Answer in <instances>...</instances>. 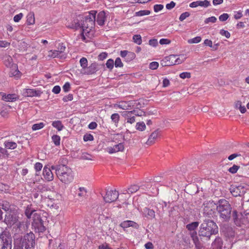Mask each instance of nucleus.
Here are the masks:
<instances>
[{
  "instance_id": "1",
  "label": "nucleus",
  "mask_w": 249,
  "mask_h": 249,
  "mask_svg": "<svg viewBox=\"0 0 249 249\" xmlns=\"http://www.w3.org/2000/svg\"><path fill=\"white\" fill-rule=\"evenodd\" d=\"M218 232L216 224L212 220L205 218L201 224L198 231L200 237H206L209 240L212 235H215Z\"/></svg>"
},
{
  "instance_id": "2",
  "label": "nucleus",
  "mask_w": 249,
  "mask_h": 249,
  "mask_svg": "<svg viewBox=\"0 0 249 249\" xmlns=\"http://www.w3.org/2000/svg\"><path fill=\"white\" fill-rule=\"evenodd\" d=\"M13 249H34L35 236L32 232L27 233L22 238L15 239Z\"/></svg>"
},
{
  "instance_id": "3",
  "label": "nucleus",
  "mask_w": 249,
  "mask_h": 249,
  "mask_svg": "<svg viewBox=\"0 0 249 249\" xmlns=\"http://www.w3.org/2000/svg\"><path fill=\"white\" fill-rule=\"evenodd\" d=\"M51 169L55 171L56 176L63 183L69 184L72 181V171L70 167L65 165H58L52 166Z\"/></svg>"
},
{
  "instance_id": "4",
  "label": "nucleus",
  "mask_w": 249,
  "mask_h": 249,
  "mask_svg": "<svg viewBox=\"0 0 249 249\" xmlns=\"http://www.w3.org/2000/svg\"><path fill=\"white\" fill-rule=\"evenodd\" d=\"M2 209L5 211V218L3 222L7 225L8 227L15 226L17 228L19 229L21 223L18 221V213L17 210L8 208L3 204L2 205Z\"/></svg>"
},
{
  "instance_id": "5",
  "label": "nucleus",
  "mask_w": 249,
  "mask_h": 249,
  "mask_svg": "<svg viewBox=\"0 0 249 249\" xmlns=\"http://www.w3.org/2000/svg\"><path fill=\"white\" fill-rule=\"evenodd\" d=\"M216 210L223 221L227 222L230 220L231 207L229 201L226 199L219 200L217 204Z\"/></svg>"
},
{
  "instance_id": "6",
  "label": "nucleus",
  "mask_w": 249,
  "mask_h": 249,
  "mask_svg": "<svg viewBox=\"0 0 249 249\" xmlns=\"http://www.w3.org/2000/svg\"><path fill=\"white\" fill-rule=\"evenodd\" d=\"M97 12L92 10L89 12L88 14L84 16H82L81 20V29L83 32H87L89 33V32L94 28L96 19V14Z\"/></svg>"
},
{
  "instance_id": "7",
  "label": "nucleus",
  "mask_w": 249,
  "mask_h": 249,
  "mask_svg": "<svg viewBox=\"0 0 249 249\" xmlns=\"http://www.w3.org/2000/svg\"><path fill=\"white\" fill-rule=\"evenodd\" d=\"M203 213L206 216L210 217L214 213L215 204L213 201H206L203 203Z\"/></svg>"
},
{
  "instance_id": "8",
  "label": "nucleus",
  "mask_w": 249,
  "mask_h": 249,
  "mask_svg": "<svg viewBox=\"0 0 249 249\" xmlns=\"http://www.w3.org/2000/svg\"><path fill=\"white\" fill-rule=\"evenodd\" d=\"M231 195L235 197L243 196L246 192V188L242 185H231L230 188Z\"/></svg>"
},
{
  "instance_id": "9",
  "label": "nucleus",
  "mask_w": 249,
  "mask_h": 249,
  "mask_svg": "<svg viewBox=\"0 0 249 249\" xmlns=\"http://www.w3.org/2000/svg\"><path fill=\"white\" fill-rule=\"evenodd\" d=\"M0 243H12V235L7 228L2 229L0 232Z\"/></svg>"
},
{
  "instance_id": "10",
  "label": "nucleus",
  "mask_w": 249,
  "mask_h": 249,
  "mask_svg": "<svg viewBox=\"0 0 249 249\" xmlns=\"http://www.w3.org/2000/svg\"><path fill=\"white\" fill-rule=\"evenodd\" d=\"M119 196V193L115 190H110L107 192L104 199L106 202L111 203L115 201Z\"/></svg>"
},
{
  "instance_id": "11",
  "label": "nucleus",
  "mask_w": 249,
  "mask_h": 249,
  "mask_svg": "<svg viewBox=\"0 0 249 249\" xmlns=\"http://www.w3.org/2000/svg\"><path fill=\"white\" fill-rule=\"evenodd\" d=\"M81 18H82V16L79 15L71 22L68 23L67 27L69 28L74 30H77L79 28H81Z\"/></svg>"
},
{
  "instance_id": "12",
  "label": "nucleus",
  "mask_w": 249,
  "mask_h": 249,
  "mask_svg": "<svg viewBox=\"0 0 249 249\" xmlns=\"http://www.w3.org/2000/svg\"><path fill=\"white\" fill-rule=\"evenodd\" d=\"M32 226L34 227L36 230L38 232H43L46 230L45 227L43 225V220L38 216L36 220H34L32 223Z\"/></svg>"
},
{
  "instance_id": "13",
  "label": "nucleus",
  "mask_w": 249,
  "mask_h": 249,
  "mask_svg": "<svg viewBox=\"0 0 249 249\" xmlns=\"http://www.w3.org/2000/svg\"><path fill=\"white\" fill-rule=\"evenodd\" d=\"M124 149V146L123 143H119L113 147H108L106 150L109 154H113L119 151H122Z\"/></svg>"
},
{
  "instance_id": "14",
  "label": "nucleus",
  "mask_w": 249,
  "mask_h": 249,
  "mask_svg": "<svg viewBox=\"0 0 249 249\" xmlns=\"http://www.w3.org/2000/svg\"><path fill=\"white\" fill-rule=\"evenodd\" d=\"M160 131L159 129H157L153 132L149 137V138L146 142V144L148 145H151L153 144L156 139H157L160 136Z\"/></svg>"
},
{
  "instance_id": "15",
  "label": "nucleus",
  "mask_w": 249,
  "mask_h": 249,
  "mask_svg": "<svg viewBox=\"0 0 249 249\" xmlns=\"http://www.w3.org/2000/svg\"><path fill=\"white\" fill-rule=\"evenodd\" d=\"M211 5L210 2L208 0H204V1L198 0L194 1L190 4V7L192 8L200 6L203 7H208Z\"/></svg>"
},
{
  "instance_id": "16",
  "label": "nucleus",
  "mask_w": 249,
  "mask_h": 249,
  "mask_svg": "<svg viewBox=\"0 0 249 249\" xmlns=\"http://www.w3.org/2000/svg\"><path fill=\"white\" fill-rule=\"evenodd\" d=\"M23 95L28 97L39 96L40 95V91L30 89H24Z\"/></svg>"
},
{
  "instance_id": "17",
  "label": "nucleus",
  "mask_w": 249,
  "mask_h": 249,
  "mask_svg": "<svg viewBox=\"0 0 249 249\" xmlns=\"http://www.w3.org/2000/svg\"><path fill=\"white\" fill-rule=\"evenodd\" d=\"M43 175L45 179L48 181H52L53 179V176L51 169L46 166L43 168Z\"/></svg>"
},
{
  "instance_id": "18",
  "label": "nucleus",
  "mask_w": 249,
  "mask_h": 249,
  "mask_svg": "<svg viewBox=\"0 0 249 249\" xmlns=\"http://www.w3.org/2000/svg\"><path fill=\"white\" fill-rule=\"evenodd\" d=\"M19 96L16 94H8L3 93L2 96V99L6 102H15L18 99Z\"/></svg>"
},
{
  "instance_id": "19",
  "label": "nucleus",
  "mask_w": 249,
  "mask_h": 249,
  "mask_svg": "<svg viewBox=\"0 0 249 249\" xmlns=\"http://www.w3.org/2000/svg\"><path fill=\"white\" fill-rule=\"evenodd\" d=\"M98 70V65L96 63H92L85 70L84 73L87 75L92 74Z\"/></svg>"
},
{
  "instance_id": "20",
  "label": "nucleus",
  "mask_w": 249,
  "mask_h": 249,
  "mask_svg": "<svg viewBox=\"0 0 249 249\" xmlns=\"http://www.w3.org/2000/svg\"><path fill=\"white\" fill-rule=\"evenodd\" d=\"M106 19V13L104 11L100 12L97 16L96 22L100 26H103Z\"/></svg>"
},
{
  "instance_id": "21",
  "label": "nucleus",
  "mask_w": 249,
  "mask_h": 249,
  "mask_svg": "<svg viewBox=\"0 0 249 249\" xmlns=\"http://www.w3.org/2000/svg\"><path fill=\"white\" fill-rule=\"evenodd\" d=\"M223 244V242L222 238L219 236H217L213 242L212 246L213 249H222Z\"/></svg>"
},
{
  "instance_id": "22",
  "label": "nucleus",
  "mask_w": 249,
  "mask_h": 249,
  "mask_svg": "<svg viewBox=\"0 0 249 249\" xmlns=\"http://www.w3.org/2000/svg\"><path fill=\"white\" fill-rule=\"evenodd\" d=\"M120 226L123 228L132 227L136 229H138L139 228V225L137 223L130 220L124 221L120 224Z\"/></svg>"
},
{
  "instance_id": "23",
  "label": "nucleus",
  "mask_w": 249,
  "mask_h": 249,
  "mask_svg": "<svg viewBox=\"0 0 249 249\" xmlns=\"http://www.w3.org/2000/svg\"><path fill=\"white\" fill-rule=\"evenodd\" d=\"M10 68V71H9V75L11 77H15L18 78L20 76V72L18 71V66L17 64L13 65Z\"/></svg>"
},
{
  "instance_id": "24",
  "label": "nucleus",
  "mask_w": 249,
  "mask_h": 249,
  "mask_svg": "<svg viewBox=\"0 0 249 249\" xmlns=\"http://www.w3.org/2000/svg\"><path fill=\"white\" fill-rule=\"evenodd\" d=\"M3 62L4 65L9 68H11L16 64L13 63V58L9 55H5L3 57Z\"/></svg>"
},
{
  "instance_id": "25",
  "label": "nucleus",
  "mask_w": 249,
  "mask_h": 249,
  "mask_svg": "<svg viewBox=\"0 0 249 249\" xmlns=\"http://www.w3.org/2000/svg\"><path fill=\"white\" fill-rule=\"evenodd\" d=\"M143 213L146 217L150 219H152L155 217V211L147 208H145L143 209Z\"/></svg>"
},
{
  "instance_id": "26",
  "label": "nucleus",
  "mask_w": 249,
  "mask_h": 249,
  "mask_svg": "<svg viewBox=\"0 0 249 249\" xmlns=\"http://www.w3.org/2000/svg\"><path fill=\"white\" fill-rule=\"evenodd\" d=\"M176 57L177 55L174 54L170 55L169 56L166 57L165 58V60H166L165 65L170 66L175 65L174 62L176 61Z\"/></svg>"
},
{
  "instance_id": "27",
  "label": "nucleus",
  "mask_w": 249,
  "mask_h": 249,
  "mask_svg": "<svg viewBox=\"0 0 249 249\" xmlns=\"http://www.w3.org/2000/svg\"><path fill=\"white\" fill-rule=\"evenodd\" d=\"M132 106L133 105L131 102H122L119 105L118 107L124 110H128L130 109Z\"/></svg>"
},
{
  "instance_id": "28",
  "label": "nucleus",
  "mask_w": 249,
  "mask_h": 249,
  "mask_svg": "<svg viewBox=\"0 0 249 249\" xmlns=\"http://www.w3.org/2000/svg\"><path fill=\"white\" fill-rule=\"evenodd\" d=\"M241 216V214L238 215L236 211H233L232 213L233 220L235 225L240 226L241 223L240 218L239 216Z\"/></svg>"
},
{
  "instance_id": "29",
  "label": "nucleus",
  "mask_w": 249,
  "mask_h": 249,
  "mask_svg": "<svg viewBox=\"0 0 249 249\" xmlns=\"http://www.w3.org/2000/svg\"><path fill=\"white\" fill-rule=\"evenodd\" d=\"M35 22L34 13H30L27 16V23L28 25H33Z\"/></svg>"
},
{
  "instance_id": "30",
  "label": "nucleus",
  "mask_w": 249,
  "mask_h": 249,
  "mask_svg": "<svg viewBox=\"0 0 249 249\" xmlns=\"http://www.w3.org/2000/svg\"><path fill=\"white\" fill-rule=\"evenodd\" d=\"M199 225L198 222H193L186 225V228L190 231H195Z\"/></svg>"
},
{
  "instance_id": "31",
  "label": "nucleus",
  "mask_w": 249,
  "mask_h": 249,
  "mask_svg": "<svg viewBox=\"0 0 249 249\" xmlns=\"http://www.w3.org/2000/svg\"><path fill=\"white\" fill-rule=\"evenodd\" d=\"M112 122L116 126H118L120 120V115L118 113H113L111 116Z\"/></svg>"
},
{
  "instance_id": "32",
  "label": "nucleus",
  "mask_w": 249,
  "mask_h": 249,
  "mask_svg": "<svg viewBox=\"0 0 249 249\" xmlns=\"http://www.w3.org/2000/svg\"><path fill=\"white\" fill-rule=\"evenodd\" d=\"M4 146L7 149H14L17 147V144L15 142L6 141L4 142Z\"/></svg>"
},
{
  "instance_id": "33",
  "label": "nucleus",
  "mask_w": 249,
  "mask_h": 249,
  "mask_svg": "<svg viewBox=\"0 0 249 249\" xmlns=\"http://www.w3.org/2000/svg\"><path fill=\"white\" fill-rule=\"evenodd\" d=\"M140 189V187L137 185H133L130 186L127 189L125 190L127 193L133 194L137 192Z\"/></svg>"
},
{
  "instance_id": "34",
  "label": "nucleus",
  "mask_w": 249,
  "mask_h": 249,
  "mask_svg": "<svg viewBox=\"0 0 249 249\" xmlns=\"http://www.w3.org/2000/svg\"><path fill=\"white\" fill-rule=\"evenodd\" d=\"M52 125L54 127L56 128L58 131H61L64 128V125L60 121L53 122Z\"/></svg>"
},
{
  "instance_id": "35",
  "label": "nucleus",
  "mask_w": 249,
  "mask_h": 249,
  "mask_svg": "<svg viewBox=\"0 0 249 249\" xmlns=\"http://www.w3.org/2000/svg\"><path fill=\"white\" fill-rule=\"evenodd\" d=\"M52 141L55 145L58 146L60 145V137L58 135H53L52 137Z\"/></svg>"
},
{
  "instance_id": "36",
  "label": "nucleus",
  "mask_w": 249,
  "mask_h": 249,
  "mask_svg": "<svg viewBox=\"0 0 249 249\" xmlns=\"http://www.w3.org/2000/svg\"><path fill=\"white\" fill-rule=\"evenodd\" d=\"M80 64L83 69L84 70L88 67V60L85 57H82L80 60Z\"/></svg>"
},
{
  "instance_id": "37",
  "label": "nucleus",
  "mask_w": 249,
  "mask_h": 249,
  "mask_svg": "<svg viewBox=\"0 0 249 249\" xmlns=\"http://www.w3.org/2000/svg\"><path fill=\"white\" fill-rule=\"evenodd\" d=\"M78 190L79 192L78 194V196L85 197L87 193L86 189L84 187H80Z\"/></svg>"
},
{
  "instance_id": "38",
  "label": "nucleus",
  "mask_w": 249,
  "mask_h": 249,
  "mask_svg": "<svg viewBox=\"0 0 249 249\" xmlns=\"http://www.w3.org/2000/svg\"><path fill=\"white\" fill-rule=\"evenodd\" d=\"M134 42L138 45H141L142 43V40L141 35H135L133 36Z\"/></svg>"
},
{
  "instance_id": "39",
  "label": "nucleus",
  "mask_w": 249,
  "mask_h": 249,
  "mask_svg": "<svg viewBox=\"0 0 249 249\" xmlns=\"http://www.w3.org/2000/svg\"><path fill=\"white\" fill-rule=\"evenodd\" d=\"M35 211V210L32 209L31 207H27L25 214L28 218H30L33 213Z\"/></svg>"
},
{
  "instance_id": "40",
  "label": "nucleus",
  "mask_w": 249,
  "mask_h": 249,
  "mask_svg": "<svg viewBox=\"0 0 249 249\" xmlns=\"http://www.w3.org/2000/svg\"><path fill=\"white\" fill-rule=\"evenodd\" d=\"M136 129L140 131H143L145 129L146 126L143 122H139L136 124Z\"/></svg>"
},
{
  "instance_id": "41",
  "label": "nucleus",
  "mask_w": 249,
  "mask_h": 249,
  "mask_svg": "<svg viewBox=\"0 0 249 249\" xmlns=\"http://www.w3.org/2000/svg\"><path fill=\"white\" fill-rule=\"evenodd\" d=\"M44 126L43 123H40L39 124H35L32 126V129L34 131L37 130L42 128Z\"/></svg>"
},
{
  "instance_id": "42",
  "label": "nucleus",
  "mask_w": 249,
  "mask_h": 249,
  "mask_svg": "<svg viewBox=\"0 0 249 249\" xmlns=\"http://www.w3.org/2000/svg\"><path fill=\"white\" fill-rule=\"evenodd\" d=\"M135 57L136 55L134 53L128 52V53L127 54L126 58H125V60L127 62H129L133 60Z\"/></svg>"
},
{
  "instance_id": "43",
  "label": "nucleus",
  "mask_w": 249,
  "mask_h": 249,
  "mask_svg": "<svg viewBox=\"0 0 249 249\" xmlns=\"http://www.w3.org/2000/svg\"><path fill=\"white\" fill-rule=\"evenodd\" d=\"M49 56L53 57L55 58L56 57L60 56V53H58L57 50H51L49 52Z\"/></svg>"
},
{
  "instance_id": "44",
  "label": "nucleus",
  "mask_w": 249,
  "mask_h": 249,
  "mask_svg": "<svg viewBox=\"0 0 249 249\" xmlns=\"http://www.w3.org/2000/svg\"><path fill=\"white\" fill-rule=\"evenodd\" d=\"M92 156L89 154L88 153H83L82 154L81 159L84 160H92L93 159H92Z\"/></svg>"
},
{
  "instance_id": "45",
  "label": "nucleus",
  "mask_w": 249,
  "mask_h": 249,
  "mask_svg": "<svg viewBox=\"0 0 249 249\" xmlns=\"http://www.w3.org/2000/svg\"><path fill=\"white\" fill-rule=\"evenodd\" d=\"M150 14V11L147 10H141L136 13L137 16H143L144 15H148Z\"/></svg>"
},
{
  "instance_id": "46",
  "label": "nucleus",
  "mask_w": 249,
  "mask_h": 249,
  "mask_svg": "<svg viewBox=\"0 0 249 249\" xmlns=\"http://www.w3.org/2000/svg\"><path fill=\"white\" fill-rule=\"evenodd\" d=\"M201 40V37L200 36H196L195 38L189 39L188 42L190 44L197 43L200 42Z\"/></svg>"
},
{
  "instance_id": "47",
  "label": "nucleus",
  "mask_w": 249,
  "mask_h": 249,
  "mask_svg": "<svg viewBox=\"0 0 249 249\" xmlns=\"http://www.w3.org/2000/svg\"><path fill=\"white\" fill-rule=\"evenodd\" d=\"M0 249H12V243H0Z\"/></svg>"
},
{
  "instance_id": "48",
  "label": "nucleus",
  "mask_w": 249,
  "mask_h": 249,
  "mask_svg": "<svg viewBox=\"0 0 249 249\" xmlns=\"http://www.w3.org/2000/svg\"><path fill=\"white\" fill-rule=\"evenodd\" d=\"M114 64V61L112 59H109L106 63L107 67L110 70L113 69Z\"/></svg>"
},
{
  "instance_id": "49",
  "label": "nucleus",
  "mask_w": 249,
  "mask_h": 249,
  "mask_svg": "<svg viewBox=\"0 0 249 249\" xmlns=\"http://www.w3.org/2000/svg\"><path fill=\"white\" fill-rule=\"evenodd\" d=\"M132 111H124L122 112V116L124 117L125 120H127L128 118L132 116Z\"/></svg>"
},
{
  "instance_id": "50",
  "label": "nucleus",
  "mask_w": 249,
  "mask_h": 249,
  "mask_svg": "<svg viewBox=\"0 0 249 249\" xmlns=\"http://www.w3.org/2000/svg\"><path fill=\"white\" fill-rule=\"evenodd\" d=\"M114 64L115 65V67H116V68H117V67L121 68V67H123V64L120 58H119V57H117L116 59L115 62H114Z\"/></svg>"
},
{
  "instance_id": "51",
  "label": "nucleus",
  "mask_w": 249,
  "mask_h": 249,
  "mask_svg": "<svg viewBox=\"0 0 249 249\" xmlns=\"http://www.w3.org/2000/svg\"><path fill=\"white\" fill-rule=\"evenodd\" d=\"M132 114H134V115L137 116H142L143 115H145V112L142 110L138 111V110H133L132 111Z\"/></svg>"
},
{
  "instance_id": "52",
  "label": "nucleus",
  "mask_w": 249,
  "mask_h": 249,
  "mask_svg": "<svg viewBox=\"0 0 249 249\" xmlns=\"http://www.w3.org/2000/svg\"><path fill=\"white\" fill-rule=\"evenodd\" d=\"M66 48V46L63 43L59 44L57 51L61 54L65 52Z\"/></svg>"
},
{
  "instance_id": "53",
  "label": "nucleus",
  "mask_w": 249,
  "mask_h": 249,
  "mask_svg": "<svg viewBox=\"0 0 249 249\" xmlns=\"http://www.w3.org/2000/svg\"><path fill=\"white\" fill-rule=\"evenodd\" d=\"M239 168V166L234 164L229 169L228 171L232 174H234L237 172Z\"/></svg>"
},
{
  "instance_id": "54",
  "label": "nucleus",
  "mask_w": 249,
  "mask_h": 249,
  "mask_svg": "<svg viewBox=\"0 0 249 249\" xmlns=\"http://www.w3.org/2000/svg\"><path fill=\"white\" fill-rule=\"evenodd\" d=\"M83 139L85 142L93 141V136L90 134H86L84 136Z\"/></svg>"
},
{
  "instance_id": "55",
  "label": "nucleus",
  "mask_w": 249,
  "mask_h": 249,
  "mask_svg": "<svg viewBox=\"0 0 249 249\" xmlns=\"http://www.w3.org/2000/svg\"><path fill=\"white\" fill-rule=\"evenodd\" d=\"M179 77L182 79L190 78L191 77V73L189 72H183L179 74Z\"/></svg>"
},
{
  "instance_id": "56",
  "label": "nucleus",
  "mask_w": 249,
  "mask_h": 249,
  "mask_svg": "<svg viewBox=\"0 0 249 249\" xmlns=\"http://www.w3.org/2000/svg\"><path fill=\"white\" fill-rule=\"evenodd\" d=\"M216 20L217 19L215 17L212 16L211 17L206 18L204 21V22L206 24H207L209 22L215 23Z\"/></svg>"
},
{
  "instance_id": "57",
  "label": "nucleus",
  "mask_w": 249,
  "mask_h": 249,
  "mask_svg": "<svg viewBox=\"0 0 249 249\" xmlns=\"http://www.w3.org/2000/svg\"><path fill=\"white\" fill-rule=\"evenodd\" d=\"M220 34L221 35L225 36L227 38H230L231 36L230 33L228 31L224 30V29H221L220 31Z\"/></svg>"
},
{
  "instance_id": "58",
  "label": "nucleus",
  "mask_w": 249,
  "mask_h": 249,
  "mask_svg": "<svg viewBox=\"0 0 249 249\" xmlns=\"http://www.w3.org/2000/svg\"><path fill=\"white\" fill-rule=\"evenodd\" d=\"M10 45V43L5 40H0V48H6Z\"/></svg>"
},
{
  "instance_id": "59",
  "label": "nucleus",
  "mask_w": 249,
  "mask_h": 249,
  "mask_svg": "<svg viewBox=\"0 0 249 249\" xmlns=\"http://www.w3.org/2000/svg\"><path fill=\"white\" fill-rule=\"evenodd\" d=\"M190 15V13L188 12L183 13L180 16L179 19L181 21H182L184 20L186 18L189 17Z\"/></svg>"
},
{
  "instance_id": "60",
  "label": "nucleus",
  "mask_w": 249,
  "mask_h": 249,
  "mask_svg": "<svg viewBox=\"0 0 249 249\" xmlns=\"http://www.w3.org/2000/svg\"><path fill=\"white\" fill-rule=\"evenodd\" d=\"M159 67V63L157 62H152L149 64V68L151 70H156Z\"/></svg>"
},
{
  "instance_id": "61",
  "label": "nucleus",
  "mask_w": 249,
  "mask_h": 249,
  "mask_svg": "<svg viewBox=\"0 0 249 249\" xmlns=\"http://www.w3.org/2000/svg\"><path fill=\"white\" fill-rule=\"evenodd\" d=\"M63 90L67 92H68L71 89V85L69 82H66L62 87Z\"/></svg>"
},
{
  "instance_id": "62",
  "label": "nucleus",
  "mask_w": 249,
  "mask_h": 249,
  "mask_svg": "<svg viewBox=\"0 0 249 249\" xmlns=\"http://www.w3.org/2000/svg\"><path fill=\"white\" fill-rule=\"evenodd\" d=\"M228 18V14L227 13H224L219 16V19L221 21H225Z\"/></svg>"
},
{
  "instance_id": "63",
  "label": "nucleus",
  "mask_w": 249,
  "mask_h": 249,
  "mask_svg": "<svg viewBox=\"0 0 249 249\" xmlns=\"http://www.w3.org/2000/svg\"><path fill=\"white\" fill-rule=\"evenodd\" d=\"M163 8V5L162 4H156L154 6V10L155 12H158Z\"/></svg>"
},
{
  "instance_id": "64",
  "label": "nucleus",
  "mask_w": 249,
  "mask_h": 249,
  "mask_svg": "<svg viewBox=\"0 0 249 249\" xmlns=\"http://www.w3.org/2000/svg\"><path fill=\"white\" fill-rule=\"evenodd\" d=\"M72 99L73 95L72 94H69L68 95L64 96L63 98V100L65 102L71 101Z\"/></svg>"
}]
</instances>
